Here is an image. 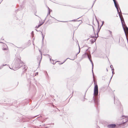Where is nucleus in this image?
Segmentation results:
<instances>
[{
  "label": "nucleus",
  "instance_id": "nucleus-30",
  "mask_svg": "<svg viewBox=\"0 0 128 128\" xmlns=\"http://www.w3.org/2000/svg\"><path fill=\"white\" fill-rule=\"evenodd\" d=\"M80 17H79V18H77L76 20H77L79 18H80Z\"/></svg>",
  "mask_w": 128,
  "mask_h": 128
},
{
  "label": "nucleus",
  "instance_id": "nucleus-22",
  "mask_svg": "<svg viewBox=\"0 0 128 128\" xmlns=\"http://www.w3.org/2000/svg\"><path fill=\"white\" fill-rule=\"evenodd\" d=\"M3 50H7V48H3Z\"/></svg>",
  "mask_w": 128,
  "mask_h": 128
},
{
  "label": "nucleus",
  "instance_id": "nucleus-27",
  "mask_svg": "<svg viewBox=\"0 0 128 128\" xmlns=\"http://www.w3.org/2000/svg\"><path fill=\"white\" fill-rule=\"evenodd\" d=\"M61 22H66V21H61Z\"/></svg>",
  "mask_w": 128,
  "mask_h": 128
},
{
  "label": "nucleus",
  "instance_id": "nucleus-1",
  "mask_svg": "<svg viewBox=\"0 0 128 128\" xmlns=\"http://www.w3.org/2000/svg\"><path fill=\"white\" fill-rule=\"evenodd\" d=\"M122 118L123 123L122 124L124 126V127L128 125V116H122Z\"/></svg>",
  "mask_w": 128,
  "mask_h": 128
},
{
  "label": "nucleus",
  "instance_id": "nucleus-6",
  "mask_svg": "<svg viewBox=\"0 0 128 128\" xmlns=\"http://www.w3.org/2000/svg\"><path fill=\"white\" fill-rule=\"evenodd\" d=\"M88 58L90 60V62H91V64H92V75H93V78H94L93 79V80H94V84H95V80H94V73H93V70H92V69L93 68V63L92 62V60H91V59H90V58L88 56Z\"/></svg>",
  "mask_w": 128,
  "mask_h": 128
},
{
  "label": "nucleus",
  "instance_id": "nucleus-8",
  "mask_svg": "<svg viewBox=\"0 0 128 128\" xmlns=\"http://www.w3.org/2000/svg\"><path fill=\"white\" fill-rule=\"evenodd\" d=\"M116 126V125L114 124H110L108 126V127L109 128H114Z\"/></svg>",
  "mask_w": 128,
  "mask_h": 128
},
{
  "label": "nucleus",
  "instance_id": "nucleus-28",
  "mask_svg": "<svg viewBox=\"0 0 128 128\" xmlns=\"http://www.w3.org/2000/svg\"><path fill=\"white\" fill-rule=\"evenodd\" d=\"M113 0V1L114 2V1H116V0Z\"/></svg>",
  "mask_w": 128,
  "mask_h": 128
},
{
  "label": "nucleus",
  "instance_id": "nucleus-9",
  "mask_svg": "<svg viewBox=\"0 0 128 128\" xmlns=\"http://www.w3.org/2000/svg\"><path fill=\"white\" fill-rule=\"evenodd\" d=\"M78 46H79V45H78ZM79 52H78L77 54H76V55L74 56V57L73 58H72V59H70L72 60H74V59H76L77 58V55L80 52V47L79 46Z\"/></svg>",
  "mask_w": 128,
  "mask_h": 128
},
{
  "label": "nucleus",
  "instance_id": "nucleus-12",
  "mask_svg": "<svg viewBox=\"0 0 128 128\" xmlns=\"http://www.w3.org/2000/svg\"><path fill=\"white\" fill-rule=\"evenodd\" d=\"M114 4L115 6H119L117 2L116 1V0L115 1H114Z\"/></svg>",
  "mask_w": 128,
  "mask_h": 128
},
{
  "label": "nucleus",
  "instance_id": "nucleus-34",
  "mask_svg": "<svg viewBox=\"0 0 128 128\" xmlns=\"http://www.w3.org/2000/svg\"><path fill=\"white\" fill-rule=\"evenodd\" d=\"M111 66H110V67L112 68Z\"/></svg>",
  "mask_w": 128,
  "mask_h": 128
},
{
  "label": "nucleus",
  "instance_id": "nucleus-25",
  "mask_svg": "<svg viewBox=\"0 0 128 128\" xmlns=\"http://www.w3.org/2000/svg\"><path fill=\"white\" fill-rule=\"evenodd\" d=\"M104 23V21H102V25H101V26H100V28H101V26H102V25Z\"/></svg>",
  "mask_w": 128,
  "mask_h": 128
},
{
  "label": "nucleus",
  "instance_id": "nucleus-31",
  "mask_svg": "<svg viewBox=\"0 0 128 128\" xmlns=\"http://www.w3.org/2000/svg\"><path fill=\"white\" fill-rule=\"evenodd\" d=\"M96 20L98 22V21L97 20V19H96Z\"/></svg>",
  "mask_w": 128,
  "mask_h": 128
},
{
  "label": "nucleus",
  "instance_id": "nucleus-33",
  "mask_svg": "<svg viewBox=\"0 0 128 128\" xmlns=\"http://www.w3.org/2000/svg\"><path fill=\"white\" fill-rule=\"evenodd\" d=\"M4 45V46H6V44H5Z\"/></svg>",
  "mask_w": 128,
  "mask_h": 128
},
{
  "label": "nucleus",
  "instance_id": "nucleus-32",
  "mask_svg": "<svg viewBox=\"0 0 128 128\" xmlns=\"http://www.w3.org/2000/svg\"><path fill=\"white\" fill-rule=\"evenodd\" d=\"M97 36L96 37H98V33H97Z\"/></svg>",
  "mask_w": 128,
  "mask_h": 128
},
{
  "label": "nucleus",
  "instance_id": "nucleus-4",
  "mask_svg": "<svg viewBox=\"0 0 128 128\" xmlns=\"http://www.w3.org/2000/svg\"><path fill=\"white\" fill-rule=\"evenodd\" d=\"M98 93V86L97 84L95 86L94 88V96H97Z\"/></svg>",
  "mask_w": 128,
  "mask_h": 128
},
{
  "label": "nucleus",
  "instance_id": "nucleus-29",
  "mask_svg": "<svg viewBox=\"0 0 128 128\" xmlns=\"http://www.w3.org/2000/svg\"><path fill=\"white\" fill-rule=\"evenodd\" d=\"M106 70L107 71H108V70L107 68H106Z\"/></svg>",
  "mask_w": 128,
  "mask_h": 128
},
{
  "label": "nucleus",
  "instance_id": "nucleus-37",
  "mask_svg": "<svg viewBox=\"0 0 128 128\" xmlns=\"http://www.w3.org/2000/svg\"><path fill=\"white\" fill-rule=\"evenodd\" d=\"M46 18L45 19V20H46Z\"/></svg>",
  "mask_w": 128,
  "mask_h": 128
},
{
  "label": "nucleus",
  "instance_id": "nucleus-15",
  "mask_svg": "<svg viewBox=\"0 0 128 128\" xmlns=\"http://www.w3.org/2000/svg\"><path fill=\"white\" fill-rule=\"evenodd\" d=\"M39 51H40V54H41V58H40V61L39 62V64L40 63L41 60L42 58V53L40 51V50H39Z\"/></svg>",
  "mask_w": 128,
  "mask_h": 128
},
{
  "label": "nucleus",
  "instance_id": "nucleus-24",
  "mask_svg": "<svg viewBox=\"0 0 128 128\" xmlns=\"http://www.w3.org/2000/svg\"><path fill=\"white\" fill-rule=\"evenodd\" d=\"M115 7L116 9H117L118 8V7L119 8V6H115Z\"/></svg>",
  "mask_w": 128,
  "mask_h": 128
},
{
  "label": "nucleus",
  "instance_id": "nucleus-36",
  "mask_svg": "<svg viewBox=\"0 0 128 128\" xmlns=\"http://www.w3.org/2000/svg\"><path fill=\"white\" fill-rule=\"evenodd\" d=\"M82 22L81 21V23H82Z\"/></svg>",
  "mask_w": 128,
  "mask_h": 128
},
{
  "label": "nucleus",
  "instance_id": "nucleus-7",
  "mask_svg": "<svg viewBox=\"0 0 128 128\" xmlns=\"http://www.w3.org/2000/svg\"><path fill=\"white\" fill-rule=\"evenodd\" d=\"M88 56H89L90 58H91V56L90 54L89 55L88 53H87L86 52L84 54L82 55V57L83 58H85L87 56L88 57Z\"/></svg>",
  "mask_w": 128,
  "mask_h": 128
},
{
  "label": "nucleus",
  "instance_id": "nucleus-11",
  "mask_svg": "<svg viewBox=\"0 0 128 128\" xmlns=\"http://www.w3.org/2000/svg\"><path fill=\"white\" fill-rule=\"evenodd\" d=\"M114 4L115 6H119L117 2L116 1V0L115 1H114Z\"/></svg>",
  "mask_w": 128,
  "mask_h": 128
},
{
  "label": "nucleus",
  "instance_id": "nucleus-20",
  "mask_svg": "<svg viewBox=\"0 0 128 128\" xmlns=\"http://www.w3.org/2000/svg\"><path fill=\"white\" fill-rule=\"evenodd\" d=\"M71 20V21H74V22H75V21H79L80 20Z\"/></svg>",
  "mask_w": 128,
  "mask_h": 128
},
{
  "label": "nucleus",
  "instance_id": "nucleus-2",
  "mask_svg": "<svg viewBox=\"0 0 128 128\" xmlns=\"http://www.w3.org/2000/svg\"><path fill=\"white\" fill-rule=\"evenodd\" d=\"M121 21L122 25V26L124 30L125 34L126 37V32L128 34V28L125 24L124 19H123L122 20L121 19Z\"/></svg>",
  "mask_w": 128,
  "mask_h": 128
},
{
  "label": "nucleus",
  "instance_id": "nucleus-23",
  "mask_svg": "<svg viewBox=\"0 0 128 128\" xmlns=\"http://www.w3.org/2000/svg\"><path fill=\"white\" fill-rule=\"evenodd\" d=\"M31 33L32 36H33L34 35V32L33 31H32Z\"/></svg>",
  "mask_w": 128,
  "mask_h": 128
},
{
  "label": "nucleus",
  "instance_id": "nucleus-18",
  "mask_svg": "<svg viewBox=\"0 0 128 128\" xmlns=\"http://www.w3.org/2000/svg\"><path fill=\"white\" fill-rule=\"evenodd\" d=\"M48 11H49V12H48V14L47 16H48V14H50V8H49L48 7Z\"/></svg>",
  "mask_w": 128,
  "mask_h": 128
},
{
  "label": "nucleus",
  "instance_id": "nucleus-16",
  "mask_svg": "<svg viewBox=\"0 0 128 128\" xmlns=\"http://www.w3.org/2000/svg\"><path fill=\"white\" fill-rule=\"evenodd\" d=\"M96 39V38H94V39H93L92 41V43H93L94 42H95Z\"/></svg>",
  "mask_w": 128,
  "mask_h": 128
},
{
  "label": "nucleus",
  "instance_id": "nucleus-26",
  "mask_svg": "<svg viewBox=\"0 0 128 128\" xmlns=\"http://www.w3.org/2000/svg\"><path fill=\"white\" fill-rule=\"evenodd\" d=\"M96 0H95L94 1V3L93 4V5H92V6H93V5H94V3L96 1Z\"/></svg>",
  "mask_w": 128,
  "mask_h": 128
},
{
  "label": "nucleus",
  "instance_id": "nucleus-3",
  "mask_svg": "<svg viewBox=\"0 0 128 128\" xmlns=\"http://www.w3.org/2000/svg\"><path fill=\"white\" fill-rule=\"evenodd\" d=\"M23 64L20 58H18V60L17 62H16V67L18 68H20V67L23 65Z\"/></svg>",
  "mask_w": 128,
  "mask_h": 128
},
{
  "label": "nucleus",
  "instance_id": "nucleus-5",
  "mask_svg": "<svg viewBox=\"0 0 128 128\" xmlns=\"http://www.w3.org/2000/svg\"><path fill=\"white\" fill-rule=\"evenodd\" d=\"M120 9V12H119V10H118V8L117 9H116L117 10V12H118V14H119V17H120V20H121V19L122 20H123V19H124V18L122 16V12H121V10H120V8H119Z\"/></svg>",
  "mask_w": 128,
  "mask_h": 128
},
{
  "label": "nucleus",
  "instance_id": "nucleus-17",
  "mask_svg": "<svg viewBox=\"0 0 128 128\" xmlns=\"http://www.w3.org/2000/svg\"><path fill=\"white\" fill-rule=\"evenodd\" d=\"M112 77H111V78H110V80H111L112 77V76H113V72H114V69H112Z\"/></svg>",
  "mask_w": 128,
  "mask_h": 128
},
{
  "label": "nucleus",
  "instance_id": "nucleus-38",
  "mask_svg": "<svg viewBox=\"0 0 128 128\" xmlns=\"http://www.w3.org/2000/svg\"><path fill=\"white\" fill-rule=\"evenodd\" d=\"M110 32H111L110 31Z\"/></svg>",
  "mask_w": 128,
  "mask_h": 128
},
{
  "label": "nucleus",
  "instance_id": "nucleus-39",
  "mask_svg": "<svg viewBox=\"0 0 128 128\" xmlns=\"http://www.w3.org/2000/svg\"><path fill=\"white\" fill-rule=\"evenodd\" d=\"M0 43H1V42H0Z\"/></svg>",
  "mask_w": 128,
  "mask_h": 128
},
{
  "label": "nucleus",
  "instance_id": "nucleus-13",
  "mask_svg": "<svg viewBox=\"0 0 128 128\" xmlns=\"http://www.w3.org/2000/svg\"><path fill=\"white\" fill-rule=\"evenodd\" d=\"M41 34H42V43H43L44 39V35L42 33V32H41Z\"/></svg>",
  "mask_w": 128,
  "mask_h": 128
},
{
  "label": "nucleus",
  "instance_id": "nucleus-14",
  "mask_svg": "<svg viewBox=\"0 0 128 128\" xmlns=\"http://www.w3.org/2000/svg\"><path fill=\"white\" fill-rule=\"evenodd\" d=\"M50 60L51 62L53 64H55V63H54L53 60L51 59L50 58Z\"/></svg>",
  "mask_w": 128,
  "mask_h": 128
},
{
  "label": "nucleus",
  "instance_id": "nucleus-21",
  "mask_svg": "<svg viewBox=\"0 0 128 128\" xmlns=\"http://www.w3.org/2000/svg\"><path fill=\"white\" fill-rule=\"evenodd\" d=\"M68 58H67L66 60L63 62H62V63H61L60 64H63L64 63L66 60H67V59Z\"/></svg>",
  "mask_w": 128,
  "mask_h": 128
},
{
  "label": "nucleus",
  "instance_id": "nucleus-19",
  "mask_svg": "<svg viewBox=\"0 0 128 128\" xmlns=\"http://www.w3.org/2000/svg\"><path fill=\"white\" fill-rule=\"evenodd\" d=\"M6 65V64H3L2 66H1L0 67V69L2 68L3 67V66H4Z\"/></svg>",
  "mask_w": 128,
  "mask_h": 128
},
{
  "label": "nucleus",
  "instance_id": "nucleus-10",
  "mask_svg": "<svg viewBox=\"0 0 128 128\" xmlns=\"http://www.w3.org/2000/svg\"><path fill=\"white\" fill-rule=\"evenodd\" d=\"M44 23V22H43L41 24H39L38 25V26H36V28H38L40 26H41Z\"/></svg>",
  "mask_w": 128,
  "mask_h": 128
},
{
  "label": "nucleus",
  "instance_id": "nucleus-35",
  "mask_svg": "<svg viewBox=\"0 0 128 128\" xmlns=\"http://www.w3.org/2000/svg\"><path fill=\"white\" fill-rule=\"evenodd\" d=\"M94 37V36H92V37Z\"/></svg>",
  "mask_w": 128,
  "mask_h": 128
}]
</instances>
